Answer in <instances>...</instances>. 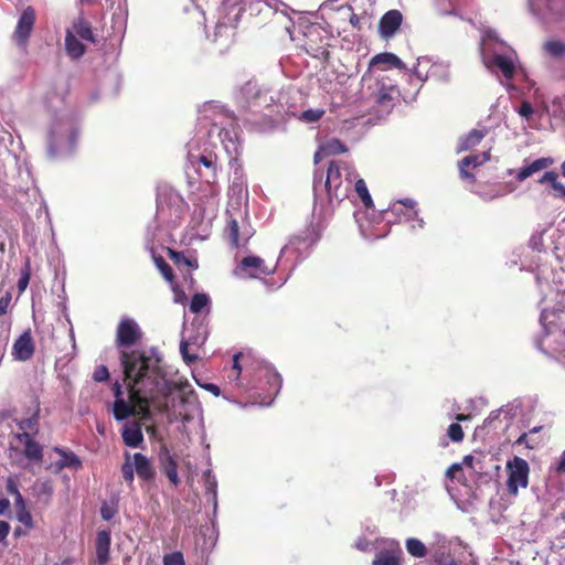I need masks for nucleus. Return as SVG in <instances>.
Returning a JSON list of instances; mask_svg holds the SVG:
<instances>
[{
  "mask_svg": "<svg viewBox=\"0 0 565 565\" xmlns=\"http://www.w3.org/2000/svg\"><path fill=\"white\" fill-rule=\"evenodd\" d=\"M160 358L148 355L141 350L122 351L120 364L129 392V403L117 398L114 403V417L124 420L131 415L150 418V408L163 413L169 409V396L179 390L175 382L166 377Z\"/></svg>",
  "mask_w": 565,
  "mask_h": 565,
  "instance_id": "nucleus-1",
  "label": "nucleus"
},
{
  "mask_svg": "<svg viewBox=\"0 0 565 565\" xmlns=\"http://www.w3.org/2000/svg\"><path fill=\"white\" fill-rule=\"evenodd\" d=\"M239 360L247 363L252 358L244 353L234 355L232 372L237 381V385L245 390L247 398L252 404L270 405L281 388L282 379L280 374L273 366L264 362H254L246 365L243 379L249 376V380L244 384L241 380L243 367Z\"/></svg>",
  "mask_w": 565,
  "mask_h": 565,
  "instance_id": "nucleus-2",
  "label": "nucleus"
},
{
  "mask_svg": "<svg viewBox=\"0 0 565 565\" xmlns=\"http://www.w3.org/2000/svg\"><path fill=\"white\" fill-rule=\"evenodd\" d=\"M342 170L348 171L349 177L352 166L342 160H332L329 163L324 180L322 173H320L319 177L317 174L315 175L313 191L316 199L320 195V188L324 190L330 203L334 200L341 202L347 196L348 188L342 186Z\"/></svg>",
  "mask_w": 565,
  "mask_h": 565,
  "instance_id": "nucleus-3",
  "label": "nucleus"
},
{
  "mask_svg": "<svg viewBox=\"0 0 565 565\" xmlns=\"http://www.w3.org/2000/svg\"><path fill=\"white\" fill-rule=\"evenodd\" d=\"M243 107L254 113L259 111L262 106L270 107L276 99L268 95L269 90L263 88L256 81H248L241 87Z\"/></svg>",
  "mask_w": 565,
  "mask_h": 565,
  "instance_id": "nucleus-4",
  "label": "nucleus"
},
{
  "mask_svg": "<svg viewBox=\"0 0 565 565\" xmlns=\"http://www.w3.org/2000/svg\"><path fill=\"white\" fill-rule=\"evenodd\" d=\"M508 490L511 494H516L519 488H526L529 484L530 467L525 459L515 456L507 462Z\"/></svg>",
  "mask_w": 565,
  "mask_h": 565,
  "instance_id": "nucleus-5",
  "label": "nucleus"
},
{
  "mask_svg": "<svg viewBox=\"0 0 565 565\" xmlns=\"http://www.w3.org/2000/svg\"><path fill=\"white\" fill-rule=\"evenodd\" d=\"M36 20V13L33 7L28 6L21 13L15 30L13 32V40L19 47L25 49L29 38L33 31Z\"/></svg>",
  "mask_w": 565,
  "mask_h": 565,
  "instance_id": "nucleus-6",
  "label": "nucleus"
},
{
  "mask_svg": "<svg viewBox=\"0 0 565 565\" xmlns=\"http://www.w3.org/2000/svg\"><path fill=\"white\" fill-rule=\"evenodd\" d=\"M237 271L248 278H259L274 274L275 267L268 266L266 262L258 256H246L239 262Z\"/></svg>",
  "mask_w": 565,
  "mask_h": 565,
  "instance_id": "nucleus-7",
  "label": "nucleus"
},
{
  "mask_svg": "<svg viewBox=\"0 0 565 565\" xmlns=\"http://www.w3.org/2000/svg\"><path fill=\"white\" fill-rule=\"evenodd\" d=\"M559 297L552 309L545 308L541 313L540 320L547 333L561 331L563 324L561 315L565 313V291L559 294Z\"/></svg>",
  "mask_w": 565,
  "mask_h": 565,
  "instance_id": "nucleus-8",
  "label": "nucleus"
},
{
  "mask_svg": "<svg viewBox=\"0 0 565 565\" xmlns=\"http://www.w3.org/2000/svg\"><path fill=\"white\" fill-rule=\"evenodd\" d=\"M142 332L136 321L132 319H122L117 327V347H132L139 341Z\"/></svg>",
  "mask_w": 565,
  "mask_h": 565,
  "instance_id": "nucleus-9",
  "label": "nucleus"
},
{
  "mask_svg": "<svg viewBox=\"0 0 565 565\" xmlns=\"http://www.w3.org/2000/svg\"><path fill=\"white\" fill-rule=\"evenodd\" d=\"M403 22V14L399 10L392 9L385 12L379 21V34L382 39L393 38L399 30Z\"/></svg>",
  "mask_w": 565,
  "mask_h": 565,
  "instance_id": "nucleus-10",
  "label": "nucleus"
},
{
  "mask_svg": "<svg viewBox=\"0 0 565 565\" xmlns=\"http://www.w3.org/2000/svg\"><path fill=\"white\" fill-rule=\"evenodd\" d=\"M404 552L398 543H393L386 548L380 550L373 561L372 565H403Z\"/></svg>",
  "mask_w": 565,
  "mask_h": 565,
  "instance_id": "nucleus-11",
  "label": "nucleus"
},
{
  "mask_svg": "<svg viewBox=\"0 0 565 565\" xmlns=\"http://www.w3.org/2000/svg\"><path fill=\"white\" fill-rule=\"evenodd\" d=\"M34 341L30 330L23 332L13 343L12 355L18 361H28L34 354Z\"/></svg>",
  "mask_w": 565,
  "mask_h": 565,
  "instance_id": "nucleus-12",
  "label": "nucleus"
},
{
  "mask_svg": "<svg viewBox=\"0 0 565 565\" xmlns=\"http://www.w3.org/2000/svg\"><path fill=\"white\" fill-rule=\"evenodd\" d=\"M131 461L140 480L145 482H152L154 480L156 469L148 457L141 452H136L131 456Z\"/></svg>",
  "mask_w": 565,
  "mask_h": 565,
  "instance_id": "nucleus-13",
  "label": "nucleus"
},
{
  "mask_svg": "<svg viewBox=\"0 0 565 565\" xmlns=\"http://www.w3.org/2000/svg\"><path fill=\"white\" fill-rule=\"evenodd\" d=\"M376 67L382 71L388 68L407 70L405 63L394 53L384 52L374 55L369 64V68Z\"/></svg>",
  "mask_w": 565,
  "mask_h": 565,
  "instance_id": "nucleus-14",
  "label": "nucleus"
},
{
  "mask_svg": "<svg viewBox=\"0 0 565 565\" xmlns=\"http://www.w3.org/2000/svg\"><path fill=\"white\" fill-rule=\"evenodd\" d=\"M111 534L109 530H99L96 534L95 550L96 559L99 565H105L110 558Z\"/></svg>",
  "mask_w": 565,
  "mask_h": 565,
  "instance_id": "nucleus-15",
  "label": "nucleus"
},
{
  "mask_svg": "<svg viewBox=\"0 0 565 565\" xmlns=\"http://www.w3.org/2000/svg\"><path fill=\"white\" fill-rule=\"evenodd\" d=\"M18 441L24 446L23 455L31 461L41 462L43 460V448L26 433L15 434Z\"/></svg>",
  "mask_w": 565,
  "mask_h": 565,
  "instance_id": "nucleus-16",
  "label": "nucleus"
},
{
  "mask_svg": "<svg viewBox=\"0 0 565 565\" xmlns=\"http://www.w3.org/2000/svg\"><path fill=\"white\" fill-rule=\"evenodd\" d=\"M121 436L124 444L131 448H137L143 443L141 425L137 422L125 424Z\"/></svg>",
  "mask_w": 565,
  "mask_h": 565,
  "instance_id": "nucleus-17",
  "label": "nucleus"
},
{
  "mask_svg": "<svg viewBox=\"0 0 565 565\" xmlns=\"http://www.w3.org/2000/svg\"><path fill=\"white\" fill-rule=\"evenodd\" d=\"M488 135V129H472L467 135L459 138L457 152H463L473 149Z\"/></svg>",
  "mask_w": 565,
  "mask_h": 565,
  "instance_id": "nucleus-18",
  "label": "nucleus"
},
{
  "mask_svg": "<svg viewBox=\"0 0 565 565\" xmlns=\"http://www.w3.org/2000/svg\"><path fill=\"white\" fill-rule=\"evenodd\" d=\"M160 469L162 473L166 475V477L169 479V481L174 486L178 487L180 483V479L178 476V463L177 460L173 458L172 455L168 450H164L163 454L160 456Z\"/></svg>",
  "mask_w": 565,
  "mask_h": 565,
  "instance_id": "nucleus-19",
  "label": "nucleus"
},
{
  "mask_svg": "<svg viewBox=\"0 0 565 565\" xmlns=\"http://www.w3.org/2000/svg\"><path fill=\"white\" fill-rule=\"evenodd\" d=\"M53 451L61 456V459L56 462V467L62 470L64 468H71L78 470L82 468L83 462L81 458L73 451H66L61 447H54Z\"/></svg>",
  "mask_w": 565,
  "mask_h": 565,
  "instance_id": "nucleus-20",
  "label": "nucleus"
},
{
  "mask_svg": "<svg viewBox=\"0 0 565 565\" xmlns=\"http://www.w3.org/2000/svg\"><path fill=\"white\" fill-rule=\"evenodd\" d=\"M488 66L498 67L502 72L503 76L507 79H512L514 77V74H515L514 62L505 55H501V54L493 55L492 58L490 60Z\"/></svg>",
  "mask_w": 565,
  "mask_h": 565,
  "instance_id": "nucleus-21",
  "label": "nucleus"
},
{
  "mask_svg": "<svg viewBox=\"0 0 565 565\" xmlns=\"http://www.w3.org/2000/svg\"><path fill=\"white\" fill-rule=\"evenodd\" d=\"M553 162H554V160L552 158L536 159L529 166L521 168L516 174V179L519 181H524L525 179L531 177L533 173L548 168L550 166L553 164Z\"/></svg>",
  "mask_w": 565,
  "mask_h": 565,
  "instance_id": "nucleus-22",
  "label": "nucleus"
},
{
  "mask_svg": "<svg viewBox=\"0 0 565 565\" xmlns=\"http://www.w3.org/2000/svg\"><path fill=\"white\" fill-rule=\"evenodd\" d=\"M65 47L68 56L74 60L79 58L85 53V45L71 30H67L65 35Z\"/></svg>",
  "mask_w": 565,
  "mask_h": 565,
  "instance_id": "nucleus-23",
  "label": "nucleus"
},
{
  "mask_svg": "<svg viewBox=\"0 0 565 565\" xmlns=\"http://www.w3.org/2000/svg\"><path fill=\"white\" fill-rule=\"evenodd\" d=\"M542 50L551 58L564 60L565 58V42L556 39L547 40L543 43Z\"/></svg>",
  "mask_w": 565,
  "mask_h": 565,
  "instance_id": "nucleus-24",
  "label": "nucleus"
},
{
  "mask_svg": "<svg viewBox=\"0 0 565 565\" xmlns=\"http://www.w3.org/2000/svg\"><path fill=\"white\" fill-rule=\"evenodd\" d=\"M72 32L85 41H88L92 43L96 42L90 23L82 17L77 18L74 21Z\"/></svg>",
  "mask_w": 565,
  "mask_h": 565,
  "instance_id": "nucleus-25",
  "label": "nucleus"
},
{
  "mask_svg": "<svg viewBox=\"0 0 565 565\" xmlns=\"http://www.w3.org/2000/svg\"><path fill=\"white\" fill-rule=\"evenodd\" d=\"M39 413L40 409L38 408L30 418L18 422L20 433H26L32 437L39 433Z\"/></svg>",
  "mask_w": 565,
  "mask_h": 565,
  "instance_id": "nucleus-26",
  "label": "nucleus"
},
{
  "mask_svg": "<svg viewBox=\"0 0 565 565\" xmlns=\"http://www.w3.org/2000/svg\"><path fill=\"white\" fill-rule=\"evenodd\" d=\"M428 64H429L428 58H426V57L418 58L417 66L412 72L408 73L409 79L412 81L413 78H416L418 84H422L425 81H427L429 78L430 74H429V71L424 70V67H425V65H428Z\"/></svg>",
  "mask_w": 565,
  "mask_h": 565,
  "instance_id": "nucleus-27",
  "label": "nucleus"
},
{
  "mask_svg": "<svg viewBox=\"0 0 565 565\" xmlns=\"http://www.w3.org/2000/svg\"><path fill=\"white\" fill-rule=\"evenodd\" d=\"M238 18H239V13H237L235 15V19H234L235 23H227L225 21H218L215 25V32H214L215 40H217V38H222V36L233 38L235 35V29H236V23L238 21Z\"/></svg>",
  "mask_w": 565,
  "mask_h": 565,
  "instance_id": "nucleus-28",
  "label": "nucleus"
},
{
  "mask_svg": "<svg viewBox=\"0 0 565 565\" xmlns=\"http://www.w3.org/2000/svg\"><path fill=\"white\" fill-rule=\"evenodd\" d=\"M168 256L178 266L184 265L186 267L194 268V269H196L199 267L198 260L195 258L186 257L182 252H178L172 248H168Z\"/></svg>",
  "mask_w": 565,
  "mask_h": 565,
  "instance_id": "nucleus-29",
  "label": "nucleus"
},
{
  "mask_svg": "<svg viewBox=\"0 0 565 565\" xmlns=\"http://www.w3.org/2000/svg\"><path fill=\"white\" fill-rule=\"evenodd\" d=\"M406 550L412 556L417 558H422L427 555V547L425 544L415 537H411L406 541Z\"/></svg>",
  "mask_w": 565,
  "mask_h": 565,
  "instance_id": "nucleus-30",
  "label": "nucleus"
},
{
  "mask_svg": "<svg viewBox=\"0 0 565 565\" xmlns=\"http://www.w3.org/2000/svg\"><path fill=\"white\" fill-rule=\"evenodd\" d=\"M355 192L366 209L373 207V200L363 179H358L354 184Z\"/></svg>",
  "mask_w": 565,
  "mask_h": 565,
  "instance_id": "nucleus-31",
  "label": "nucleus"
},
{
  "mask_svg": "<svg viewBox=\"0 0 565 565\" xmlns=\"http://www.w3.org/2000/svg\"><path fill=\"white\" fill-rule=\"evenodd\" d=\"M121 475L128 486H132L135 480V467L131 461V455L125 452V462L121 465Z\"/></svg>",
  "mask_w": 565,
  "mask_h": 565,
  "instance_id": "nucleus-32",
  "label": "nucleus"
},
{
  "mask_svg": "<svg viewBox=\"0 0 565 565\" xmlns=\"http://www.w3.org/2000/svg\"><path fill=\"white\" fill-rule=\"evenodd\" d=\"M395 90V86L392 85L387 88L382 87L379 89V92L375 94V102L380 106L388 107L392 105L393 102V95L392 93Z\"/></svg>",
  "mask_w": 565,
  "mask_h": 565,
  "instance_id": "nucleus-33",
  "label": "nucleus"
},
{
  "mask_svg": "<svg viewBox=\"0 0 565 565\" xmlns=\"http://www.w3.org/2000/svg\"><path fill=\"white\" fill-rule=\"evenodd\" d=\"M210 303V298L205 294L193 295L190 302V311L192 313H200Z\"/></svg>",
  "mask_w": 565,
  "mask_h": 565,
  "instance_id": "nucleus-34",
  "label": "nucleus"
},
{
  "mask_svg": "<svg viewBox=\"0 0 565 565\" xmlns=\"http://www.w3.org/2000/svg\"><path fill=\"white\" fill-rule=\"evenodd\" d=\"M38 497H44L45 502H49L54 492V486L51 480L36 482L34 486Z\"/></svg>",
  "mask_w": 565,
  "mask_h": 565,
  "instance_id": "nucleus-35",
  "label": "nucleus"
},
{
  "mask_svg": "<svg viewBox=\"0 0 565 565\" xmlns=\"http://www.w3.org/2000/svg\"><path fill=\"white\" fill-rule=\"evenodd\" d=\"M323 150L327 154L337 156L347 152L348 147L340 139L334 138L324 145Z\"/></svg>",
  "mask_w": 565,
  "mask_h": 565,
  "instance_id": "nucleus-36",
  "label": "nucleus"
},
{
  "mask_svg": "<svg viewBox=\"0 0 565 565\" xmlns=\"http://www.w3.org/2000/svg\"><path fill=\"white\" fill-rule=\"evenodd\" d=\"M154 263L161 275L166 278V280L169 282H173V270L171 266L164 260V258L161 256L154 257Z\"/></svg>",
  "mask_w": 565,
  "mask_h": 565,
  "instance_id": "nucleus-37",
  "label": "nucleus"
},
{
  "mask_svg": "<svg viewBox=\"0 0 565 565\" xmlns=\"http://www.w3.org/2000/svg\"><path fill=\"white\" fill-rule=\"evenodd\" d=\"M199 161L201 164H203L205 168L210 169L212 171V178L213 180H207L209 183H214L216 180V170H217V159L216 156L213 154H201L199 158Z\"/></svg>",
  "mask_w": 565,
  "mask_h": 565,
  "instance_id": "nucleus-38",
  "label": "nucleus"
},
{
  "mask_svg": "<svg viewBox=\"0 0 565 565\" xmlns=\"http://www.w3.org/2000/svg\"><path fill=\"white\" fill-rule=\"evenodd\" d=\"M227 237L234 248L239 246V226L236 220L232 218L227 225Z\"/></svg>",
  "mask_w": 565,
  "mask_h": 565,
  "instance_id": "nucleus-39",
  "label": "nucleus"
},
{
  "mask_svg": "<svg viewBox=\"0 0 565 565\" xmlns=\"http://www.w3.org/2000/svg\"><path fill=\"white\" fill-rule=\"evenodd\" d=\"M447 436L450 438L454 443H460L462 441L465 437L463 429L460 424L454 423L448 427Z\"/></svg>",
  "mask_w": 565,
  "mask_h": 565,
  "instance_id": "nucleus-40",
  "label": "nucleus"
},
{
  "mask_svg": "<svg viewBox=\"0 0 565 565\" xmlns=\"http://www.w3.org/2000/svg\"><path fill=\"white\" fill-rule=\"evenodd\" d=\"M324 113L323 109H307L302 111L300 119L306 122H317L323 117Z\"/></svg>",
  "mask_w": 565,
  "mask_h": 565,
  "instance_id": "nucleus-41",
  "label": "nucleus"
},
{
  "mask_svg": "<svg viewBox=\"0 0 565 565\" xmlns=\"http://www.w3.org/2000/svg\"><path fill=\"white\" fill-rule=\"evenodd\" d=\"M163 565H185L183 554L173 552L163 556Z\"/></svg>",
  "mask_w": 565,
  "mask_h": 565,
  "instance_id": "nucleus-42",
  "label": "nucleus"
},
{
  "mask_svg": "<svg viewBox=\"0 0 565 565\" xmlns=\"http://www.w3.org/2000/svg\"><path fill=\"white\" fill-rule=\"evenodd\" d=\"M17 520L29 530L33 527L32 515L28 509H19V511H17Z\"/></svg>",
  "mask_w": 565,
  "mask_h": 565,
  "instance_id": "nucleus-43",
  "label": "nucleus"
},
{
  "mask_svg": "<svg viewBox=\"0 0 565 565\" xmlns=\"http://www.w3.org/2000/svg\"><path fill=\"white\" fill-rule=\"evenodd\" d=\"M188 348H189V343L186 341H181V343H180V352H181L182 358L185 361V363L190 365V364L194 363L198 360V355L196 354H190Z\"/></svg>",
  "mask_w": 565,
  "mask_h": 565,
  "instance_id": "nucleus-44",
  "label": "nucleus"
},
{
  "mask_svg": "<svg viewBox=\"0 0 565 565\" xmlns=\"http://www.w3.org/2000/svg\"><path fill=\"white\" fill-rule=\"evenodd\" d=\"M116 513H117V509L114 505H111L107 502L103 503V505L100 508V515L105 521L111 520Z\"/></svg>",
  "mask_w": 565,
  "mask_h": 565,
  "instance_id": "nucleus-45",
  "label": "nucleus"
},
{
  "mask_svg": "<svg viewBox=\"0 0 565 565\" xmlns=\"http://www.w3.org/2000/svg\"><path fill=\"white\" fill-rule=\"evenodd\" d=\"M108 377H109V372L105 365H100L95 369L93 379L96 382H104V381L108 380Z\"/></svg>",
  "mask_w": 565,
  "mask_h": 565,
  "instance_id": "nucleus-46",
  "label": "nucleus"
},
{
  "mask_svg": "<svg viewBox=\"0 0 565 565\" xmlns=\"http://www.w3.org/2000/svg\"><path fill=\"white\" fill-rule=\"evenodd\" d=\"M515 444L516 445H525L526 448L529 449H534L535 447H537L540 444H541V440L539 441H534V443H530V436L527 433H523L516 440H515Z\"/></svg>",
  "mask_w": 565,
  "mask_h": 565,
  "instance_id": "nucleus-47",
  "label": "nucleus"
},
{
  "mask_svg": "<svg viewBox=\"0 0 565 565\" xmlns=\"http://www.w3.org/2000/svg\"><path fill=\"white\" fill-rule=\"evenodd\" d=\"M461 162H463V166H472L475 168L482 164V161H480V156L478 154L467 156L461 160Z\"/></svg>",
  "mask_w": 565,
  "mask_h": 565,
  "instance_id": "nucleus-48",
  "label": "nucleus"
},
{
  "mask_svg": "<svg viewBox=\"0 0 565 565\" xmlns=\"http://www.w3.org/2000/svg\"><path fill=\"white\" fill-rule=\"evenodd\" d=\"M29 281H30V273H29V270H25L22 273V275L18 281V289L20 292H23L26 289Z\"/></svg>",
  "mask_w": 565,
  "mask_h": 565,
  "instance_id": "nucleus-49",
  "label": "nucleus"
},
{
  "mask_svg": "<svg viewBox=\"0 0 565 565\" xmlns=\"http://www.w3.org/2000/svg\"><path fill=\"white\" fill-rule=\"evenodd\" d=\"M557 173L554 171H547L543 174V177L539 180L540 183H550L551 185L557 181Z\"/></svg>",
  "mask_w": 565,
  "mask_h": 565,
  "instance_id": "nucleus-50",
  "label": "nucleus"
},
{
  "mask_svg": "<svg viewBox=\"0 0 565 565\" xmlns=\"http://www.w3.org/2000/svg\"><path fill=\"white\" fill-rule=\"evenodd\" d=\"M437 565H459L450 555L441 554L436 558Z\"/></svg>",
  "mask_w": 565,
  "mask_h": 565,
  "instance_id": "nucleus-51",
  "label": "nucleus"
},
{
  "mask_svg": "<svg viewBox=\"0 0 565 565\" xmlns=\"http://www.w3.org/2000/svg\"><path fill=\"white\" fill-rule=\"evenodd\" d=\"M7 492L13 497L20 494L19 488L12 478H9L6 484Z\"/></svg>",
  "mask_w": 565,
  "mask_h": 565,
  "instance_id": "nucleus-52",
  "label": "nucleus"
},
{
  "mask_svg": "<svg viewBox=\"0 0 565 565\" xmlns=\"http://www.w3.org/2000/svg\"><path fill=\"white\" fill-rule=\"evenodd\" d=\"M519 114L523 117H530L533 114L532 105L527 102L521 104Z\"/></svg>",
  "mask_w": 565,
  "mask_h": 565,
  "instance_id": "nucleus-53",
  "label": "nucleus"
},
{
  "mask_svg": "<svg viewBox=\"0 0 565 565\" xmlns=\"http://www.w3.org/2000/svg\"><path fill=\"white\" fill-rule=\"evenodd\" d=\"M10 532V524L7 521L0 520V542H3Z\"/></svg>",
  "mask_w": 565,
  "mask_h": 565,
  "instance_id": "nucleus-54",
  "label": "nucleus"
},
{
  "mask_svg": "<svg viewBox=\"0 0 565 565\" xmlns=\"http://www.w3.org/2000/svg\"><path fill=\"white\" fill-rule=\"evenodd\" d=\"M10 301L11 297L9 295L0 298V317L7 312Z\"/></svg>",
  "mask_w": 565,
  "mask_h": 565,
  "instance_id": "nucleus-55",
  "label": "nucleus"
},
{
  "mask_svg": "<svg viewBox=\"0 0 565 565\" xmlns=\"http://www.w3.org/2000/svg\"><path fill=\"white\" fill-rule=\"evenodd\" d=\"M205 482H206V489L209 491H211L213 494L216 493V480L214 477H211L210 476V472L206 475L205 477Z\"/></svg>",
  "mask_w": 565,
  "mask_h": 565,
  "instance_id": "nucleus-56",
  "label": "nucleus"
},
{
  "mask_svg": "<svg viewBox=\"0 0 565 565\" xmlns=\"http://www.w3.org/2000/svg\"><path fill=\"white\" fill-rule=\"evenodd\" d=\"M355 547L361 552H366L370 548V542L366 539L361 537L355 542Z\"/></svg>",
  "mask_w": 565,
  "mask_h": 565,
  "instance_id": "nucleus-57",
  "label": "nucleus"
},
{
  "mask_svg": "<svg viewBox=\"0 0 565 565\" xmlns=\"http://www.w3.org/2000/svg\"><path fill=\"white\" fill-rule=\"evenodd\" d=\"M459 173L461 179H473V174L468 171V166H463V162H459Z\"/></svg>",
  "mask_w": 565,
  "mask_h": 565,
  "instance_id": "nucleus-58",
  "label": "nucleus"
},
{
  "mask_svg": "<svg viewBox=\"0 0 565 565\" xmlns=\"http://www.w3.org/2000/svg\"><path fill=\"white\" fill-rule=\"evenodd\" d=\"M14 505L17 511H19V509H26L25 501L21 493L14 497Z\"/></svg>",
  "mask_w": 565,
  "mask_h": 565,
  "instance_id": "nucleus-59",
  "label": "nucleus"
},
{
  "mask_svg": "<svg viewBox=\"0 0 565 565\" xmlns=\"http://www.w3.org/2000/svg\"><path fill=\"white\" fill-rule=\"evenodd\" d=\"M555 470L558 472V473H564L565 475V451L562 454L556 467H555Z\"/></svg>",
  "mask_w": 565,
  "mask_h": 565,
  "instance_id": "nucleus-60",
  "label": "nucleus"
},
{
  "mask_svg": "<svg viewBox=\"0 0 565 565\" xmlns=\"http://www.w3.org/2000/svg\"><path fill=\"white\" fill-rule=\"evenodd\" d=\"M561 196L565 198V186L558 180L551 185Z\"/></svg>",
  "mask_w": 565,
  "mask_h": 565,
  "instance_id": "nucleus-61",
  "label": "nucleus"
},
{
  "mask_svg": "<svg viewBox=\"0 0 565 565\" xmlns=\"http://www.w3.org/2000/svg\"><path fill=\"white\" fill-rule=\"evenodd\" d=\"M9 507L10 501L8 499H0V514H3Z\"/></svg>",
  "mask_w": 565,
  "mask_h": 565,
  "instance_id": "nucleus-62",
  "label": "nucleus"
},
{
  "mask_svg": "<svg viewBox=\"0 0 565 565\" xmlns=\"http://www.w3.org/2000/svg\"><path fill=\"white\" fill-rule=\"evenodd\" d=\"M205 388L207 391H210L211 393H213L215 396H217L220 394V387L217 385H215V384H207L205 386Z\"/></svg>",
  "mask_w": 565,
  "mask_h": 565,
  "instance_id": "nucleus-63",
  "label": "nucleus"
},
{
  "mask_svg": "<svg viewBox=\"0 0 565 565\" xmlns=\"http://www.w3.org/2000/svg\"><path fill=\"white\" fill-rule=\"evenodd\" d=\"M226 116H227V117L230 118V120H231V127H232L233 129H235V128L237 127V122H236V117H235V115H234L233 113H231V114H226Z\"/></svg>",
  "mask_w": 565,
  "mask_h": 565,
  "instance_id": "nucleus-64",
  "label": "nucleus"
}]
</instances>
